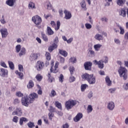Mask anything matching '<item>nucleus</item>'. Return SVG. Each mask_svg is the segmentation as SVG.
<instances>
[{"label":"nucleus","instance_id":"052dcab7","mask_svg":"<svg viewBox=\"0 0 128 128\" xmlns=\"http://www.w3.org/2000/svg\"><path fill=\"white\" fill-rule=\"evenodd\" d=\"M85 26L86 28H87V30H90V28H92V24H85Z\"/></svg>","mask_w":128,"mask_h":128},{"label":"nucleus","instance_id":"79ce46f5","mask_svg":"<svg viewBox=\"0 0 128 128\" xmlns=\"http://www.w3.org/2000/svg\"><path fill=\"white\" fill-rule=\"evenodd\" d=\"M92 112V105H88L87 108V112L90 114Z\"/></svg>","mask_w":128,"mask_h":128},{"label":"nucleus","instance_id":"f03ea898","mask_svg":"<svg viewBox=\"0 0 128 128\" xmlns=\"http://www.w3.org/2000/svg\"><path fill=\"white\" fill-rule=\"evenodd\" d=\"M82 78L84 80H87L90 84H96V76H94V74H90L88 73H84L82 75Z\"/></svg>","mask_w":128,"mask_h":128},{"label":"nucleus","instance_id":"1a4fd4ad","mask_svg":"<svg viewBox=\"0 0 128 128\" xmlns=\"http://www.w3.org/2000/svg\"><path fill=\"white\" fill-rule=\"evenodd\" d=\"M8 70L4 69V68H0V76L2 78H8Z\"/></svg>","mask_w":128,"mask_h":128},{"label":"nucleus","instance_id":"4be33fe9","mask_svg":"<svg viewBox=\"0 0 128 128\" xmlns=\"http://www.w3.org/2000/svg\"><path fill=\"white\" fill-rule=\"evenodd\" d=\"M105 82H106V85L108 86H112V80H110V77L108 76H106L105 78Z\"/></svg>","mask_w":128,"mask_h":128},{"label":"nucleus","instance_id":"c85d7f7f","mask_svg":"<svg viewBox=\"0 0 128 128\" xmlns=\"http://www.w3.org/2000/svg\"><path fill=\"white\" fill-rule=\"evenodd\" d=\"M34 86V81H32V80H30L28 82V84H27L28 88H32Z\"/></svg>","mask_w":128,"mask_h":128},{"label":"nucleus","instance_id":"dca6fc26","mask_svg":"<svg viewBox=\"0 0 128 128\" xmlns=\"http://www.w3.org/2000/svg\"><path fill=\"white\" fill-rule=\"evenodd\" d=\"M38 54H36L33 53L31 54L30 56V62H34V60H38Z\"/></svg>","mask_w":128,"mask_h":128},{"label":"nucleus","instance_id":"4c0bfd02","mask_svg":"<svg viewBox=\"0 0 128 128\" xmlns=\"http://www.w3.org/2000/svg\"><path fill=\"white\" fill-rule=\"evenodd\" d=\"M27 126H28V127L29 128H34V126H36L34 125V122H29L28 123Z\"/></svg>","mask_w":128,"mask_h":128},{"label":"nucleus","instance_id":"393cba45","mask_svg":"<svg viewBox=\"0 0 128 128\" xmlns=\"http://www.w3.org/2000/svg\"><path fill=\"white\" fill-rule=\"evenodd\" d=\"M54 106L56 108H58L60 110H62V103L58 102V101H56L54 102Z\"/></svg>","mask_w":128,"mask_h":128},{"label":"nucleus","instance_id":"ea45409f","mask_svg":"<svg viewBox=\"0 0 128 128\" xmlns=\"http://www.w3.org/2000/svg\"><path fill=\"white\" fill-rule=\"evenodd\" d=\"M70 62H72V64H76V57H71L69 59Z\"/></svg>","mask_w":128,"mask_h":128},{"label":"nucleus","instance_id":"20e7f679","mask_svg":"<svg viewBox=\"0 0 128 128\" xmlns=\"http://www.w3.org/2000/svg\"><path fill=\"white\" fill-rule=\"evenodd\" d=\"M76 104V100H69L65 102V107L67 110H72Z\"/></svg>","mask_w":128,"mask_h":128},{"label":"nucleus","instance_id":"0e129e2a","mask_svg":"<svg viewBox=\"0 0 128 128\" xmlns=\"http://www.w3.org/2000/svg\"><path fill=\"white\" fill-rule=\"evenodd\" d=\"M60 60V62L61 64H64V58L62 57V56H59Z\"/></svg>","mask_w":128,"mask_h":128},{"label":"nucleus","instance_id":"5fc2aeb1","mask_svg":"<svg viewBox=\"0 0 128 128\" xmlns=\"http://www.w3.org/2000/svg\"><path fill=\"white\" fill-rule=\"evenodd\" d=\"M56 96V92L54 90H52L51 91V94H50V96L53 98L54 96Z\"/></svg>","mask_w":128,"mask_h":128},{"label":"nucleus","instance_id":"e2e57ef3","mask_svg":"<svg viewBox=\"0 0 128 128\" xmlns=\"http://www.w3.org/2000/svg\"><path fill=\"white\" fill-rule=\"evenodd\" d=\"M18 70L20 72H24V66L22 64H19L18 66Z\"/></svg>","mask_w":128,"mask_h":128},{"label":"nucleus","instance_id":"e433bc0d","mask_svg":"<svg viewBox=\"0 0 128 128\" xmlns=\"http://www.w3.org/2000/svg\"><path fill=\"white\" fill-rule=\"evenodd\" d=\"M69 70L70 72L71 76H72V74H74V70H76V69L74 68V66H70L69 68Z\"/></svg>","mask_w":128,"mask_h":128},{"label":"nucleus","instance_id":"58836bf2","mask_svg":"<svg viewBox=\"0 0 128 128\" xmlns=\"http://www.w3.org/2000/svg\"><path fill=\"white\" fill-rule=\"evenodd\" d=\"M36 78L38 82H42V76L40 75V74H38L36 76Z\"/></svg>","mask_w":128,"mask_h":128},{"label":"nucleus","instance_id":"aec40b11","mask_svg":"<svg viewBox=\"0 0 128 128\" xmlns=\"http://www.w3.org/2000/svg\"><path fill=\"white\" fill-rule=\"evenodd\" d=\"M28 7L29 9L36 10V4L32 2H30L28 3Z\"/></svg>","mask_w":128,"mask_h":128},{"label":"nucleus","instance_id":"9d476101","mask_svg":"<svg viewBox=\"0 0 128 128\" xmlns=\"http://www.w3.org/2000/svg\"><path fill=\"white\" fill-rule=\"evenodd\" d=\"M12 114L13 116H20L22 114V110L20 108H16L14 112H12Z\"/></svg>","mask_w":128,"mask_h":128},{"label":"nucleus","instance_id":"603ef678","mask_svg":"<svg viewBox=\"0 0 128 128\" xmlns=\"http://www.w3.org/2000/svg\"><path fill=\"white\" fill-rule=\"evenodd\" d=\"M69 81L70 82H74L76 81V77H74V76H72V75L70 77Z\"/></svg>","mask_w":128,"mask_h":128},{"label":"nucleus","instance_id":"473e14b6","mask_svg":"<svg viewBox=\"0 0 128 128\" xmlns=\"http://www.w3.org/2000/svg\"><path fill=\"white\" fill-rule=\"evenodd\" d=\"M102 44H98L94 46V48L95 50H96V52H98L100 48H102Z\"/></svg>","mask_w":128,"mask_h":128},{"label":"nucleus","instance_id":"39448f33","mask_svg":"<svg viewBox=\"0 0 128 128\" xmlns=\"http://www.w3.org/2000/svg\"><path fill=\"white\" fill-rule=\"evenodd\" d=\"M54 60L51 61V68L50 69V72H54V74H56L58 72V65L60 64V63L58 62H56L55 64V66H54Z\"/></svg>","mask_w":128,"mask_h":128},{"label":"nucleus","instance_id":"9b49d317","mask_svg":"<svg viewBox=\"0 0 128 128\" xmlns=\"http://www.w3.org/2000/svg\"><path fill=\"white\" fill-rule=\"evenodd\" d=\"M82 116H84L82 115V113H78L76 116L74 118V122H80V119L82 118Z\"/></svg>","mask_w":128,"mask_h":128},{"label":"nucleus","instance_id":"f704fd0d","mask_svg":"<svg viewBox=\"0 0 128 128\" xmlns=\"http://www.w3.org/2000/svg\"><path fill=\"white\" fill-rule=\"evenodd\" d=\"M100 60H101L102 62H104V64H108V58L106 56H104L103 57L102 59Z\"/></svg>","mask_w":128,"mask_h":128},{"label":"nucleus","instance_id":"c756f323","mask_svg":"<svg viewBox=\"0 0 128 128\" xmlns=\"http://www.w3.org/2000/svg\"><path fill=\"white\" fill-rule=\"evenodd\" d=\"M26 54V48H22L20 51V52L18 54L19 56H24Z\"/></svg>","mask_w":128,"mask_h":128},{"label":"nucleus","instance_id":"b1692460","mask_svg":"<svg viewBox=\"0 0 128 128\" xmlns=\"http://www.w3.org/2000/svg\"><path fill=\"white\" fill-rule=\"evenodd\" d=\"M15 74L18 76V78L20 80H23L24 79V74L22 72H19L18 70H16L15 72Z\"/></svg>","mask_w":128,"mask_h":128},{"label":"nucleus","instance_id":"7c9ffc66","mask_svg":"<svg viewBox=\"0 0 128 128\" xmlns=\"http://www.w3.org/2000/svg\"><path fill=\"white\" fill-rule=\"evenodd\" d=\"M56 48H58V46L54 45L53 44H52V46H50L48 48V50L50 52H52V50H56Z\"/></svg>","mask_w":128,"mask_h":128},{"label":"nucleus","instance_id":"f8f14e48","mask_svg":"<svg viewBox=\"0 0 128 128\" xmlns=\"http://www.w3.org/2000/svg\"><path fill=\"white\" fill-rule=\"evenodd\" d=\"M92 66V63L90 62H86L84 64V68L86 70H91Z\"/></svg>","mask_w":128,"mask_h":128},{"label":"nucleus","instance_id":"a878e982","mask_svg":"<svg viewBox=\"0 0 128 128\" xmlns=\"http://www.w3.org/2000/svg\"><path fill=\"white\" fill-rule=\"evenodd\" d=\"M24 122H28V120L24 117L20 118L19 122L20 126H22V124H24Z\"/></svg>","mask_w":128,"mask_h":128},{"label":"nucleus","instance_id":"3c124183","mask_svg":"<svg viewBox=\"0 0 128 128\" xmlns=\"http://www.w3.org/2000/svg\"><path fill=\"white\" fill-rule=\"evenodd\" d=\"M46 60H50L51 57H50V52H46Z\"/></svg>","mask_w":128,"mask_h":128},{"label":"nucleus","instance_id":"72a5a7b5","mask_svg":"<svg viewBox=\"0 0 128 128\" xmlns=\"http://www.w3.org/2000/svg\"><path fill=\"white\" fill-rule=\"evenodd\" d=\"M8 64L9 66V68H10V70H14V62L12 61H8Z\"/></svg>","mask_w":128,"mask_h":128},{"label":"nucleus","instance_id":"864d4df0","mask_svg":"<svg viewBox=\"0 0 128 128\" xmlns=\"http://www.w3.org/2000/svg\"><path fill=\"white\" fill-rule=\"evenodd\" d=\"M48 116L49 120H52V118H54V114L52 112H50L48 114Z\"/></svg>","mask_w":128,"mask_h":128},{"label":"nucleus","instance_id":"cd10ccee","mask_svg":"<svg viewBox=\"0 0 128 128\" xmlns=\"http://www.w3.org/2000/svg\"><path fill=\"white\" fill-rule=\"evenodd\" d=\"M94 38L97 40H104V37L102 35L97 34L94 36Z\"/></svg>","mask_w":128,"mask_h":128},{"label":"nucleus","instance_id":"09e8293b","mask_svg":"<svg viewBox=\"0 0 128 128\" xmlns=\"http://www.w3.org/2000/svg\"><path fill=\"white\" fill-rule=\"evenodd\" d=\"M116 4H118V6H120L124 5V2L123 0H117Z\"/></svg>","mask_w":128,"mask_h":128},{"label":"nucleus","instance_id":"f3484780","mask_svg":"<svg viewBox=\"0 0 128 128\" xmlns=\"http://www.w3.org/2000/svg\"><path fill=\"white\" fill-rule=\"evenodd\" d=\"M107 108L108 110H113L114 108V102H109Z\"/></svg>","mask_w":128,"mask_h":128},{"label":"nucleus","instance_id":"8fccbe9b","mask_svg":"<svg viewBox=\"0 0 128 128\" xmlns=\"http://www.w3.org/2000/svg\"><path fill=\"white\" fill-rule=\"evenodd\" d=\"M120 30V34H124V28H122V26H118Z\"/></svg>","mask_w":128,"mask_h":128},{"label":"nucleus","instance_id":"c9c22d12","mask_svg":"<svg viewBox=\"0 0 128 128\" xmlns=\"http://www.w3.org/2000/svg\"><path fill=\"white\" fill-rule=\"evenodd\" d=\"M48 78V80L50 82H54V77L52 76V75L50 74V72H48V74L47 76Z\"/></svg>","mask_w":128,"mask_h":128},{"label":"nucleus","instance_id":"37998d69","mask_svg":"<svg viewBox=\"0 0 128 128\" xmlns=\"http://www.w3.org/2000/svg\"><path fill=\"white\" fill-rule=\"evenodd\" d=\"M48 110L50 112H56V109L52 106H50Z\"/></svg>","mask_w":128,"mask_h":128},{"label":"nucleus","instance_id":"2eb2a0df","mask_svg":"<svg viewBox=\"0 0 128 128\" xmlns=\"http://www.w3.org/2000/svg\"><path fill=\"white\" fill-rule=\"evenodd\" d=\"M64 14H65L64 18L66 20H70L72 18V13H70V12L65 10H64Z\"/></svg>","mask_w":128,"mask_h":128},{"label":"nucleus","instance_id":"5701e85b","mask_svg":"<svg viewBox=\"0 0 128 128\" xmlns=\"http://www.w3.org/2000/svg\"><path fill=\"white\" fill-rule=\"evenodd\" d=\"M59 54H61V56H63L64 58H66L68 56V52L64 50L58 49Z\"/></svg>","mask_w":128,"mask_h":128},{"label":"nucleus","instance_id":"a19ab883","mask_svg":"<svg viewBox=\"0 0 128 128\" xmlns=\"http://www.w3.org/2000/svg\"><path fill=\"white\" fill-rule=\"evenodd\" d=\"M88 86L86 84H83L81 86V92H84L86 89V88H88Z\"/></svg>","mask_w":128,"mask_h":128},{"label":"nucleus","instance_id":"4468645a","mask_svg":"<svg viewBox=\"0 0 128 128\" xmlns=\"http://www.w3.org/2000/svg\"><path fill=\"white\" fill-rule=\"evenodd\" d=\"M0 32H1L2 38H6L8 34V29L6 28L0 29Z\"/></svg>","mask_w":128,"mask_h":128},{"label":"nucleus","instance_id":"4d7b16f0","mask_svg":"<svg viewBox=\"0 0 128 128\" xmlns=\"http://www.w3.org/2000/svg\"><path fill=\"white\" fill-rule=\"evenodd\" d=\"M20 102V101L18 98H16L14 100L13 104H14L16 105V104H18Z\"/></svg>","mask_w":128,"mask_h":128},{"label":"nucleus","instance_id":"412c9836","mask_svg":"<svg viewBox=\"0 0 128 128\" xmlns=\"http://www.w3.org/2000/svg\"><path fill=\"white\" fill-rule=\"evenodd\" d=\"M120 15L122 16H123L124 18H126V8H122L120 10Z\"/></svg>","mask_w":128,"mask_h":128},{"label":"nucleus","instance_id":"a211bd4d","mask_svg":"<svg viewBox=\"0 0 128 128\" xmlns=\"http://www.w3.org/2000/svg\"><path fill=\"white\" fill-rule=\"evenodd\" d=\"M80 5L82 10H88L86 8V1L84 0H82L80 2Z\"/></svg>","mask_w":128,"mask_h":128},{"label":"nucleus","instance_id":"bb28decb","mask_svg":"<svg viewBox=\"0 0 128 128\" xmlns=\"http://www.w3.org/2000/svg\"><path fill=\"white\" fill-rule=\"evenodd\" d=\"M47 34L48 36H52L54 32L52 30V28L50 26L47 27Z\"/></svg>","mask_w":128,"mask_h":128},{"label":"nucleus","instance_id":"de8ad7c7","mask_svg":"<svg viewBox=\"0 0 128 128\" xmlns=\"http://www.w3.org/2000/svg\"><path fill=\"white\" fill-rule=\"evenodd\" d=\"M22 48V46L20 44H18L16 46V52H20V50Z\"/></svg>","mask_w":128,"mask_h":128},{"label":"nucleus","instance_id":"423d86ee","mask_svg":"<svg viewBox=\"0 0 128 128\" xmlns=\"http://www.w3.org/2000/svg\"><path fill=\"white\" fill-rule=\"evenodd\" d=\"M32 22H33L36 24V26H40V24H42V18H40V16H38V15H36L32 18Z\"/></svg>","mask_w":128,"mask_h":128},{"label":"nucleus","instance_id":"69168bd1","mask_svg":"<svg viewBox=\"0 0 128 128\" xmlns=\"http://www.w3.org/2000/svg\"><path fill=\"white\" fill-rule=\"evenodd\" d=\"M88 51V52L90 54V56H94V51L92 50V49H90Z\"/></svg>","mask_w":128,"mask_h":128},{"label":"nucleus","instance_id":"338daca9","mask_svg":"<svg viewBox=\"0 0 128 128\" xmlns=\"http://www.w3.org/2000/svg\"><path fill=\"white\" fill-rule=\"evenodd\" d=\"M62 126V128H70V125H68V123H66L64 124Z\"/></svg>","mask_w":128,"mask_h":128},{"label":"nucleus","instance_id":"ddd939ff","mask_svg":"<svg viewBox=\"0 0 128 128\" xmlns=\"http://www.w3.org/2000/svg\"><path fill=\"white\" fill-rule=\"evenodd\" d=\"M94 64L96 65H98V68L100 69H102L104 68V62H102V60H99L98 62L96 60H94Z\"/></svg>","mask_w":128,"mask_h":128},{"label":"nucleus","instance_id":"774afa93","mask_svg":"<svg viewBox=\"0 0 128 128\" xmlns=\"http://www.w3.org/2000/svg\"><path fill=\"white\" fill-rule=\"evenodd\" d=\"M72 40H74V38H69L68 40H66V42L68 44H70L72 42Z\"/></svg>","mask_w":128,"mask_h":128},{"label":"nucleus","instance_id":"a18cd8bd","mask_svg":"<svg viewBox=\"0 0 128 128\" xmlns=\"http://www.w3.org/2000/svg\"><path fill=\"white\" fill-rule=\"evenodd\" d=\"M58 37L56 36L54 39L53 44H52L54 46V45L58 46Z\"/></svg>","mask_w":128,"mask_h":128},{"label":"nucleus","instance_id":"6ab92c4d","mask_svg":"<svg viewBox=\"0 0 128 128\" xmlns=\"http://www.w3.org/2000/svg\"><path fill=\"white\" fill-rule=\"evenodd\" d=\"M15 2L16 0H7L6 2V4L9 6H14Z\"/></svg>","mask_w":128,"mask_h":128},{"label":"nucleus","instance_id":"6e6552de","mask_svg":"<svg viewBox=\"0 0 128 128\" xmlns=\"http://www.w3.org/2000/svg\"><path fill=\"white\" fill-rule=\"evenodd\" d=\"M50 24L52 28H54L56 31L58 30L60 28V21H57L56 24V22L54 21H51Z\"/></svg>","mask_w":128,"mask_h":128},{"label":"nucleus","instance_id":"f257e3e1","mask_svg":"<svg viewBox=\"0 0 128 128\" xmlns=\"http://www.w3.org/2000/svg\"><path fill=\"white\" fill-rule=\"evenodd\" d=\"M36 98H38V95L36 93H31L29 95V98L28 95H25L24 97H22L21 102L22 106H28L30 104H32Z\"/></svg>","mask_w":128,"mask_h":128},{"label":"nucleus","instance_id":"c03bdc74","mask_svg":"<svg viewBox=\"0 0 128 128\" xmlns=\"http://www.w3.org/2000/svg\"><path fill=\"white\" fill-rule=\"evenodd\" d=\"M64 75L61 74H60V76L58 77V80L60 82H64Z\"/></svg>","mask_w":128,"mask_h":128},{"label":"nucleus","instance_id":"0eeeda50","mask_svg":"<svg viewBox=\"0 0 128 128\" xmlns=\"http://www.w3.org/2000/svg\"><path fill=\"white\" fill-rule=\"evenodd\" d=\"M44 68V63L42 61L38 60L36 64V68L38 72H40Z\"/></svg>","mask_w":128,"mask_h":128},{"label":"nucleus","instance_id":"49530a36","mask_svg":"<svg viewBox=\"0 0 128 128\" xmlns=\"http://www.w3.org/2000/svg\"><path fill=\"white\" fill-rule=\"evenodd\" d=\"M46 8L48 10H50L52 8V4H50V2H46Z\"/></svg>","mask_w":128,"mask_h":128},{"label":"nucleus","instance_id":"bf43d9fd","mask_svg":"<svg viewBox=\"0 0 128 128\" xmlns=\"http://www.w3.org/2000/svg\"><path fill=\"white\" fill-rule=\"evenodd\" d=\"M38 88H39L38 90V94H42V87H40V85H38Z\"/></svg>","mask_w":128,"mask_h":128},{"label":"nucleus","instance_id":"680f3d73","mask_svg":"<svg viewBox=\"0 0 128 128\" xmlns=\"http://www.w3.org/2000/svg\"><path fill=\"white\" fill-rule=\"evenodd\" d=\"M12 122H16H16H18V117L16 116H14L12 119Z\"/></svg>","mask_w":128,"mask_h":128},{"label":"nucleus","instance_id":"6e6d98bb","mask_svg":"<svg viewBox=\"0 0 128 128\" xmlns=\"http://www.w3.org/2000/svg\"><path fill=\"white\" fill-rule=\"evenodd\" d=\"M16 96L18 98H22V96H24V94L20 92H16Z\"/></svg>","mask_w":128,"mask_h":128},{"label":"nucleus","instance_id":"7ed1b4c3","mask_svg":"<svg viewBox=\"0 0 128 128\" xmlns=\"http://www.w3.org/2000/svg\"><path fill=\"white\" fill-rule=\"evenodd\" d=\"M118 72L120 78H123L124 80H128V70L126 68L120 66L118 70Z\"/></svg>","mask_w":128,"mask_h":128},{"label":"nucleus","instance_id":"13d9d810","mask_svg":"<svg viewBox=\"0 0 128 128\" xmlns=\"http://www.w3.org/2000/svg\"><path fill=\"white\" fill-rule=\"evenodd\" d=\"M116 90V88H111L108 90V92L110 94H114Z\"/></svg>","mask_w":128,"mask_h":128},{"label":"nucleus","instance_id":"2f4dec72","mask_svg":"<svg viewBox=\"0 0 128 128\" xmlns=\"http://www.w3.org/2000/svg\"><path fill=\"white\" fill-rule=\"evenodd\" d=\"M42 38L44 42H48V36L44 32H42Z\"/></svg>","mask_w":128,"mask_h":128}]
</instances>
